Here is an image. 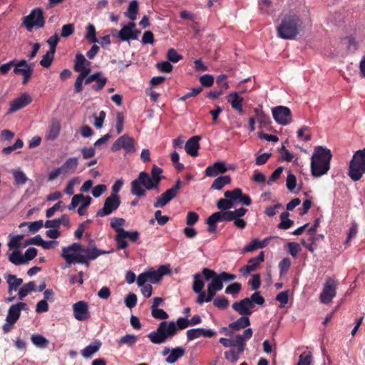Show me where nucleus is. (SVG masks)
Instances as JSON below:
<instances>
[{
    "mask_svg": "<svg viewBox=\"0 0 365 365\" xmlns=\"http://www.w3.org/2000/svg\"><path fill=\"white\" fill-rule=\"evenodd\" d=\"M237 276L226 272L217 274L209 268H203L201 272L193 275L192 289L197 294L196 303L202 304L211 302L216 293L223 288V282H228L236 279Z\"/></svg>",
    "mask_w": 365,
    "mask_h": 365,
    "instance_id": "nucleus-1",
    "label": "nucleus"
},
{
    "mask_svg": "<svg viewBox=\"0 0 365 365\" xmlns=\"http://www.w3.org/2000/svg\"><path fill=\"white\" fill-rule=\"evenodd\" d=\"M332 158L329 149L323 146H317L311 158V172L314 178L321 177L327 173L330 169Z\"/></svg>",
    "mask_w": 365,
    "mask_h": 365,
    "instance_id": "nucleus-2",
    "label": "nucleus"
},
{
    "mask_svg": "<svg viewBox=\"0 0 365 365\" xmlns=\"http://www.w3.org/2000/svg\"><path fill=\"white\" fill-rule=\"evenodd\" d=\"M302 29V21L293 12H289L277 26V34L283 39H294Z\"/></svg>",
    "mask_w": 365,
    "mask_h": 365,
    "instance_id": "nucleus-3",
    "label": "nucleus"
},
{
    "mask_svg": "<svg viewBox=\"0 0 365 365\" xmlns=\"http://www.w3.org/2000/svg\"><path fill=\"white\" fill-rule=\"evenodd\" d=\"M112 252V250L106 251L98 249L94 240L90 238L88 246L86 247L84 246L83 247L81 254H79L77 257L71 256H68L66 257V259L68 258L67 264H71L77 263L85 264L88 267L90 261L96 259L101 255L108 254Z\"/></svg>",
    "mask_w": 365,
    "mask_h": 365,
    "instance_id": "nucleus-4",
    "label": "nucleus"
},
{
    "mask_svg": "<svg viewBox=\"0 0 365 365\" xmlns=\"http://www.w3.org/2000/svg\"><path fill=\"white\" fill-rule=\"evenodd\" d=\"M178 332L175 322H161L157 329L148 334L150 341L154 344L165 343L168 339H172Z\"/></svg>",
    "mask_w": 365,
    "mask_h": 365,
    "instance_id": "nucleus-5",
    "label": "nucleus"
},
{
    "mask_svg": "<svg viewBox=\"0 0 365 365\" xmlns=\"http://www.w3.org/2000/svg\"><path fill=\"white\" fill-rule=\"evenodd\" d=\"M264 299L259 292H255L250 297H246L232 304V309L240 315H251L255 304L262 306Z\"/></svg>",
    "mask_w": 365,
    "mask_h": 365,
    "instance_id": "nucleus-6",
    "label": "nucleus"
},
{
    "mask_svg": "<svg viewBox=\"0 0 365 365\" xmlns=\"http://www.w3.org/2000/svg\"><path fill=\"white\" fill-rule=\"evenodd\" d=\"M130 192L137 197L145 195V190L157 189L159 186L153 182L150 175L145 171L139 173L138 177L131 182Z\"/></svg>",
    "mask_w": 365,
    "mask_h": 365,
    "instance_id": "nucleus-7",
    "label": "nucleus"
},
{
    "mask_svg": "<svg viewBox=\"0 0 365 365\" xmlns=\"http://www.w3.org/2000/svg\"><path fill=\"white\" fill-rule=\"evenodd\" d=\"M91 63L88 61L85 56L78 53L76 56L74 70L77 72H80L77 76L74 83V91L78 93L83 91V83L84 78L91 72Z\"/></svg>",
    "mask_w": 365,
    "mask_h": 365,
    "instance_id": "nucleus-8",
    "label": "nucleus"
},
{
    "mask_svg": "<svg viewBox=\"0 0 365 365\" xmlns=\"http://www.w3.org/2000/svg\"><path fill=\"white\" fill-rule=\"evenodd\" d=\"M365 173V148L357 150L349 163V176L354 181L359 180Z\"/></svg>",
    "mask_w": 365,
    "mask_h": 365,
    "instance_id": "nucleus-9",
    "label": "nucleus"
},
{
    "mask_svg": "<svg viewBox=\"0 0 365 365\" xmlns=\"http://www.w3.org/2000/svg\"><path fill=\"white\" fill-rule=\"evenodd\" d=\"M253 334L252 328H247L242 334H237V350L230 349L225 352V358L231 363H235L240 355L245 351L246 341L249 340Z\"/></svg>",
    "mask_w": 365,
    "mask_h": 365,
    "instance_id": "nucleus-10",
    "label": "nucleus"
},
{
    "mask_svg": "<svg viewBox=\"0 0 365 365\" xmlns=\"http://www.w3.org/2000/svg\"><path fill=\"white\" fill-rule=\"evenodd\" d=\"M23 24L29 31L34 28H43L45 25V16L41 8L32 9L30 14L23 18Z\"/></svg>",
    "mask_w": 365,
    "mask_h": 365,
    "instance_id": "nucleus-11",
    "label": "nucleus"
},
{
    "mask_svg": "<svg viewBox=\"0 0 365 365\" xmlns=\"http://www.w3.org/2000/svg\"><path fill=\"white\" fill-rule=\"evenodd\" d=\"M181 187L182 181L178 178L176 180L175 184L171 188L167 190L156 198L155 202L153 203L154 207L162 208L165 206L171 200L177 196Z\"/></svg>",
    "mask_w": 365,
    "mask_h": 365,
    "instance_id": "nucleus-12",
    "label": "nucleus"
},
{
    "mask_svg": "<svg viewBox=\"0 0 365 365\" xmlns=\"http://www.w3.org/2000/svg\"><path fill=\"white\" fill-rule=\"evenodd\" d=\"M120 197L118 195L111 194L103 203V207L97 211L96 217H105L115 211L120 205Z\"/></svg>",
    "mask_w": 365,
    "mask_h": 365,
    "instance_id": "nucleus-13",
    "label": "nucleus"
},
{
    "mask_svg": "<svg viewBox=\"0 0 365 365\" xmlns=\"http://www.w3.org/2000/svg\"><path fill=\"white\" fill-rule=\"evenodd\" d=\"M338 282L331 277H327L322 292L320 294V301L323 304H329L335 297L336 294V287Z\"/></svg>",
    "mask_w": 365,
    "mask_h": 365,
    "instance_id": "nucleus-14",
    "label": "nucleus"
},
{
    "mask_svg": "<svg viewBox=\"0 0 365 365\" xmlns=\"http://www.w3.org/2000/svg\"><path fill=\"white\" fill-rule=\"evenodd\" d=\"M123 149L127 154H131L135 152L134 140L127 134L119 137L112 145L110 150L113 152Z\"/></svg>",
    "mask_w": 365,
    "mask_h": 365,
    "instance_id": "nucleus-15",
    "label": "nucleus"
},
{
    "mask_svg": "<svg viewBox=\"0 0 365 365\" xmlns=\"http://www.w3.org/2000/svg\"><path fill=\"white\" fill-rule=\"evenodd\" d=\"M274 120L282 125H288L292 122V116L288 107L279 106L272 110Z\"/></svg>",
    "mask_w": 365,
    "mask_h": 365,
    "instance_id": "nucleus-16",
    "label": "nucleus"
},
{
    "mask_svg": "<svg viewBox=\"0 0 365 365\" xmlns=\"http://www.w3.org/2000/svg\"><path fill=\"white\" fill-rule=\"evenodd\" d=\"M31 102L32 98L29 93H22L19 97L16 98L11 102L10 108L7 111V115L11 114L21 108H25Z\"/></svg>",
    "mask_w": 365,
    "mask_h": 365,
    "instance_id": "nucleus-17",
    "label": "nucleus"
},
{
    "mask_svg": "<svg viewBox=\"0 0 365 365\" xmlns=\"http://www.w3.org/2000/svg\"><path fill=\"white\" fill-rule=\"evenodd\" d=\"M27 309L28 306L24 302H19L16 304H12L8 310L6 322L15 324L20 317L21 311Z\"/></svg>",
    "mask_w": 365,
    "mask_h": 365,
    "instance_id": "nucleus-18",
    "label": "nucleus"
},
{
    "mask_svg": "<svg viewBox=\"0 0 365 365\" xmlns=\"http://www.w3.org/2000/svg\"><path fill=\"white\" fill-rule=\"evenodd\" d=\"M74 317L78 321H84L90 318L88 305L84 301H79L73 305Z\"/></svg>",
    "mask_w": 365,
    "mask_h": 365,
    "instance_id": "nucleus-19",
    "label": "nucleus"
},
{
    "mask_svg": "<svg viewBox=\"0 0 365 365\" xmlns=\"http://www.w3.org/2000/svg\"><path fill=\"white\" fill-rule=\"evenodd\" d=\"M264 254L263 251H261L257 257L250 258L248 260V264L241 267L240 269V272L242 275H246L251 272L255 271L259 266V264L264 261Z\"/></svg>",
    "mask_w": 365,
    "mask_h": 365,
    "instance_id": "nucleus-20",
    "label": "nucleus"
},
{
    "mask_svg": "<svg viewBox=\"0 0 365 365\" xmlns=\"http://www.w3.org/2000/svg\"><path fill=\"white\" fill-rule=\"evenodd\" d=\"M187 341H192L200 336L211 338L216 335V332L212 329H206L204 328L190 329L186 332Z\"/></svg>",
    "mask_w": 365,
    "mask_h": 365,
    "instance_id": "nucleus-21",
    "label": "nucleus"
},
{
    "mask_svg": "<svg viewBox=\"0 0 365 365\" xmlns=\"http://www.w3.org/2000/svg\"><path fill=\"white\" fill-rule=\"evenodd\" d=\"M34 63H29L25 59L20 61L16 60L14 73L16 75L25 76L34 73Z\"/></svg>",
    "mask_w": 365,
    "mask_h": 365,
    "instance_id": "nucleus-22",
    "label": "nucleus"
},
{
    "mask_svg": "<svg viewBox=\"0 0 365 365\" xmlns=\"http://www.w3.org/2000/svg\"><path fill=\"white\" fill-rule=\"evenodd\" d=\"M229 168L226 166V163L223 161H217L214 163L212 165L208 166L205 173L207 177H215L218 174L226 173Z\"/></svg>",
    "mask_w": 365,
    "mask_h": 365,
    "instance_id": "nucleus-23",
    "label": "nucleus"
},
{
    "mask_svg": "<svg viewBox=\"0 0 365 365\" xmlns=\"http://www.w3.org/2000/svg\"><path fill=\"white\" fill-rule=\"evenodd\" d=\"M201 138V135H195L189 138L185 143V150L188 155L192 157H196L198 155V150L200 148L199 141Z\"/></svg>",
    "mask_w": 365,
    "mask_h": 365,
    "instance_id": "nucleus-24",
    "label": "nucleus"
},
{
    "mask_svg": "<svg viewBox=\"0 0 365 365\" xmlns=\"http://www.w3.org/2000/svg\"><path fill=\"white\" fill-rule=\"evenodd\" d=\"M83 245L80 243H73L72 245L68 246V247H63L62 248V254L61 256L63 257L66 260V262L67 263L66 257L68 256H71L73 257H77L79 254H81Z\"/></svg>",
    "mask_w": 365,
    "mask_h": 365,
    "instance_id": "nucleus-25",
    "label": "nucleus"
},
{
    "mask_svg": "<svg viewBox=\"0 0 365 365\" xmlns=\"http://www.w3.org/2000/svg\"><path fill=\"white\" fill-rule=\"evenodd\" d=\"M102 345V343L99 340H96L87 346H86L83 350H81V355L85 359H89L93 356L96 352L99 351Z\"/></svg>",
    "mask_w": 365,
    "mask_h": 365,
    "instance_id": "nucleus-26",
    "label": "nucleus"
},
{
    "mask_svg": "<svg viewBox=\"0 0 365 365\" xmlns=\"http://www.w3.org/2000/svg\"><path fill=\"white\" fill-rule=\"evenodd\" d=\"M227 101L231 104L233 109L237 110L240 113H243L242 105L243 98H240L237 92L231 93L227 96Z\"/></svg>",
    "mask_w": 365,
    "mask_h": 365,
    "instance_id": "nucleus-27",
    "label": "nucleus"
},
{
    "mask_svg": "<svg viewBox=\"0 0 365 365\" xmlns=\"http://www.w3.org/2000/svg\"><path fill=\"white\" fill-rule=\"evenodd\" d=\"M242 317L229 324V328L235 331L246 328L250 325V315H241Z\"/></svg>",
    "mask_w": 365,
    "mask_h": 365,
    "instance_id": "nucleus-28",
    "label": "nucleus"
},
{
    "mask_svg": "<svg viewBox=\"0 0 365 365\" xmlns=\"http://www.w3.org/2000/svg\"><path fill=\"white\" fill-rule=\"evenodd\" d=\"M185 354V349L182 346H177L171 349L170 354L165 359L168 364H174Z\"/></svg>",
    "mask_w": 365,
    "mask_h": 365,
    "instance_id": "nucleus-29",
    "label": "nucleus"
},
{
    "mask_svg": "<svg viewBox=\"0 0 365 365\" xmlns=\"http://www.w3.org/2000/svg\"><path fill=\"white\" fill-rule=\"evenodd\" d=\"M233 219L232 213L231 211H223L214 212L211 215V220H215V222H231Z\"/></svg>",
    "mask_w": 365,
    "mask_h": 365,
    "instance_id": "nucleus-30",
    "label": "nucleus"
},
{
    "mask_svg": "<svg viewBox=\"0 0 365 365\" xmlns=\"http://www.w3.org/2000/svg\"><path fill=\"white\" fill-rule=\"evenodd\" d=\"M231 182V177L230 175H221L217 177L212 182L210 188L212 190H220L226 185H229Z\"/></svg>",
    "mask_w": 365,
    "mask_h": 365,
    "instance_id": "nucleus-31",
    "label": "nucleus"
},
{
    "mask_svg": "<svg viewBox=\"0 0 365 365\" xmlns=\"http://www.w3.org/2000/svg\"><path fill=\"white\" fill-rule=\"evenodd\" d=\"M125 223V220L121 217H113L110 220V227L115 230L118 235H125L126 230L123 228Z\"/></svg>",
    "mask_w": 365,
    "mask_h": 365,
    "instance_id": "nucleus-32",
    "label": "nucleus"
},
{
    "mask_svg": "<svg viewBox=\"0 0 365 365\" xmlns=\"http://www.w3.org/2000/svg\"><path fill=\"white\" fill-rule=\"evenodd\" d=\"M6 280L9 285L8 292L10 294L13 290L16 291L17 288L23 283L21 278L16 277L14 274L6 275Z\"/></svg>",
    "mask_w": 365,
    "mask_h": 365,
    "instance_id": "nucleus-33",
    "label": "nucleus"
},
{
    "mask_svg": "<svg viewBox=\"0 0 365 365\" xmlns=\"http://www.w3.org/2000/svg\"><path fill=\"white\" fill-rule=\"evenodd\" d=\"M138 12V2L137 0H132L128 7L125 16L132 21H135L137 18Z\"/></svg>",
    "mask_w": 365,
    "mask_h": 365,
    "instance_id": "nucleus-34",
    "label": "nucleus"
},
{
    "mask_svg": "<svg viewBox=\"0 0 365 365\" xmlns=\"http://www.w3.org/2000/svg\"><path fill=\"white\" fill-rule=\"evenodd\" d=\"M78 164V159L76 157L68 158L65 163L61 167L63 172L65 173H73Z\"/></svg>",
    "mask_w": 365,
    "mask_h": 365,
    "instance_id": "nucleus-35",
    "label": "nucleus"
},
{
    "mask_svg": "<svg viewBox=\"0 0 365 365\" xmlns=\"http://www.w3.org/2000/svg\"><path fill=\"white\" fill-rule=\"evenodd\" d=\"M31 342L38 348H46L48 345V340L42 334H34L31 336Z\"/></svg>",
    "mask_w": 365,
    "mask_h": 365,
    "instance_id": "nucleus-36",
    "label": "nucleus"
},
{
    "mask_svg": "<svg viewBox=\"0 0 365 365\" xmlns=\"http://www.w3.org/2000/svg\"><path fill=\"white\" fill-rule=\"evenodd\" d=\"M224 196L235 205L236 202L238 203L240 197H242V189L235 188L232 190H227L225 192Z\"/></svg>",
    "mask_w": 365,
    "mask_h": 365,
    "instance_id": "nucleus-37",
    "label": "nucleus"
},
{
    "mask_svg": "<svg viewBox=\"0 0 365 365\" xmlns=\"http://www.w3.org/2000/svg\"><path fill=\"white\" fill-rule=\"evenodd\" d=\"M32 291H36V283L34 281L29 282V283L24 284L23 285V287L19 291V298L22 299Z\"/></svg>",
    "mask_w": 365,
    "mask_h": 365,
    "instance_id": "nucleus-38",
    "label": "nucleus"
},
{
    "mask_svg": "<svg viewBox=\"0 0 365 365\" xmlns=\"http://www.w3.org/2000/svg\"><path fill=\"white\" fill-rule=\"evenodd\" d=\"M137 339L138 336L135 334H125L120 337L119 340H118V344L119 346L126 344L127 346L131 347L136 344Z\"/></svg>",
    "mask_w": 365,
    "mask_h": 365,
    "instance_id": "nucleus-39",
    "label": "nucleus"
},
{
    "mask_svg": "<svg viewBox=\"0 0 365 365\" xmlns=\"http://www.w3.org/2000/svg\"><path fill=\"white\" fill-rule=\"evenodd\" d=\"M10 240L8 243V247L9 250H20L21 247V241L24 238V235H19L16 236H13L11 235H9Z\"/></svg>",
    "mask_w": 365,
    "mask_h": 365,
    "instance_id": "nucleus-40",
    "label": "nucleus"
},
{
    "mask_svg": "<svg viewBox=\"0 0 365 365\" xmlns=\"http://www.w3.org/2000/svg\"><path fill=\"white\" fill-rule=\"evenodd\" d=\"M163 169L156 165H153L151 170L150 177L151 180H153L155 184H157L158 186L162 179L164 178V176L162 175Z\"/></svg>",
    "mask_w": 365,
    "mask_h": 365,
    "instance_id": "nucleus-41",
    "label": "nucleus"
},
{
    "mask_svg": "<svg viewBox=\"0 0 365 365\" xmlns=\"http://www.w3.org/2000/svg\"><path fill=\"white\" fill-rule=\"evenodd\" d=\"M8 259L9 261L14 265L26 264L23 255H21L20 250H14L9 255Z\"/></svg>",
    "mask_w": 365,
    "mask_h": 365,
    "instance_id": "nucleus-42",
    "label": "nucleus"
},
{
    "mask_svg": "<svg viewBox=\"0 0 365 365\" xmlns=\"http://www.w3.org/2000/svg\"><path fill=\"white\" fill-rule=\"evenodd\" d=\"M11 173L14 178V182L18 185H24L29 180L26 174L21 170H14Z\"/></svg>",
    "mask_w": 365,
    "mask_h": 365,
    "instance_id": "nucleus-43",
    "label": "nucleus"
},
{
    "mask_svg": "<svg viewBox=\"0 0 365 365\" xmlns=\"http://www.w3.org/2000/svg\"><path fill=\"white\" fill-rule=\"evenodd\" d=\"M296 185H297V178H296L295 175L290 172L287 178L286 186L290 192L297 193L299 192V190L297 191L294 190Z\"/></svg>",
    "mask_w": 365,
    "mask_h": 365,
    "instance_id": "nucleus-44",
    "label": "nucleus"
},
{
    "mask_svg": "<svg viewBox=\"0 0 365 365\" xmlns=\"http://www.w3.org/2000/svg\"><path fill=\"white\" fill-rule=\"evenodd\" d=\"M235 205L230 202L228 198H221L217 202V207L220 210L230 211L229 210L234 207Z\"/></svg>",
    "mask_w": 365,
    "mask_h": 365,
    "instance_id": "nucleus-45",
    "label": "nucleus"
},
{
    "mask_svg": "<svg viewBox=\"0 0 365 365\" xmlns=\"http://www.w3.org/2000/svg\"><path fill=\"white\" fill-rule=\"evenodd\" d=\"M55 52H51V51H48L45 55L43 56L42 59L40 61V65L44 68L49 67L54 58Z\"/></svg>",
    "mask_w": 365,
    "mask_h": 365,
    "instance_id": "nucleus-46",
    "label": "nucleus"
},
{
    "mask_svg": "<svg viewBox=\"0 0 365 365\" xmlns=\"http://www.w3.org/2000/svg\"><path fill=\"white\" fill-rule=\"evenodd\" d=\"M96 28L95 26L90 24L87 26V34L86 35V38L90 42V43H97L98 42V39L96 37Z\"/></svg>",
    "mask_w": 365,
    "mask_h": 365,
    "instance_id": "nucleus-47",
    "label": "nucleus"
},
{
    "mask_svg": "<svg viewBox=\"0 0 365 365\" xmlns=\"http://www.w3.org/2000/svg\"><path fill=\"white\" fill-rule=\"evenodd\" d=\"M213 305L219 309H226L229 306L228 299L224 296H217L213 300Z\"/></svg>",
    "mask_w": 365,
    "mask_h": 365,
    "instance_id": "nucleus-48",
    "label": "nucleus"
},
{
    "mask_svg": "<svg viewBox=\"0 0 365 365\" xmlns=\"http://www.w3.org/2000/svg\"><path fill=\"white\" fill-rule=\"evenodd\" d=\"M312 356L311 352H303L299 357V361L296 365H310Z\"/></svg>",
    "mask_w": 365,
    "mask_h": 365,
    "instance_id": "nucleus-49",
    "label": "nucleus"
},
{
    "mask_svg": "<svg viewBox=\"0 0 365 365\" xmlns=\"http://www.w3.org/2000/svg\"><path fill=\"white\" fill-rule=\"evenodd\" d=\"M37 253L38 250L35 247H29L27 249L24 253V255H23L25 264H28L29 261L34 259L36 257Z\"/></svg>",
    "mask_w": 365,
    "mask_h": 365,
    "instance_id": "nucleus-50",
    "label": "nucleus"
},
{
    "mask_svg": "<svg viewBox=\"0 0 365 365\" xmlns=\"http://www.w3.org/2000/svg\"><path fill=\"white\" fill-rule=\"evenodd\" d=\"M131 31L124 27H122V29L117 34V37L122 41H129L131 40Z\"/></svg>",
    "mask_w": 365,
    "mask_h": 365,
    "instance_id": "nucleus-51",
    "label": "nucleus"
},
{
    "mask_svg": "<svg viewBox=\"0 0 365 365\" xmlns=\"http://www.w3.org/2000/svg\"><path fill=\"white\" fill-rule=\"evenodd\" d=\"M242 289V286L238 282H235L228 285L225 290V292L227 294L236 295Z\"/></svg>",
    "mask_w": 365,
    "mask_h": 365,
    "instance_id": "nucleus-52",
    "label": "nucleus"
},
{
    "mask_svg": "<svg viewBox=\"0 0 365 365\" xmlns=\"http://www.w3.org/2000/svg\"><path fill=\"white\" fill-rule=\"evenodd\" d=\"M167 58L169 61L177 63L182 58V56L175 48H170L167 53Z\"/></svg>",
    "mask_w": 365,
    "mask_h": 365,
    "instance_id": "nucleus-53",
    "label": "nucleus"
},
{
    "mask_svg": "<svg viewBox=\"0 0 365 365\" xmlns=\"http://www.w3.org/2000/svg\"><path fill=\"white\" fill-rule=\"evenodd\" d=\"M291 266V260L289 258L286 257L282 259L279 263V268L280 274L283 275L287 272Z\"/></svg>",
    "mask_w": 365,
    "mask_h": 365,
    "instance_id": "nucleus-54",
    "label": "nucleus"
},
{
    "mask_svg": "<svg viewBox=\"0 0 365 365\" xmlns=\"http://www.w3.org/2000/svg\"><path fill=\"white\" fill-rule=\"evenodd\" d=\"M125 306L129 309H132L134 307H135L137 304L136 294H135L134 293H129L125 298Z\"/></svg>",
    "mask_w": 365,
    "mask_h": 365,
    "instance_id": "nucleus-55",
    "label": "nucleus"
},
{
    "mask_svg": "<svg viewBox=\"0 0 365 365\" xmlns=\"http://www.w3.org/2000/svg\"><path fill=\"white\" fill-rule=\"evenodd\" d=\"M200 82L202 86L210 87L214 83V77L210 74H205L200 77Z\"/></svg>",
    "mask_w": 365,
    "mask_h": 365,
    "instance_id": "nucleus-56",
    "label": "nucleus"
},
{
    "mask_svg": "<svg viewBox=\"0 0 365 365\" xmlns=\"http://www.w3.org/2000/svg\"><path fill=\"white\" fill-rule=\"evenodd\" d=\"M156 67L161 71L165 73H170L173 71V66L170 61H166L156 64Z\"/></svg>",
    "mask_w": 365,
    "mask_h": 365,
    "instance_id": "nucleus-57",
    "label": "nucleus"
},
{
    "mask_svg": "<svg viewBox=\"0 0 365 365\" xmlns=\"http://www.w3.org/2000/svg\"><path fill=\"white\" fill-rule=\"evenodd\" d=\"M152 316L158 319H166L168 318V314L163 309H151Z\"/></svg>",
    "mask_w": 365,
    "mask_h": 365,
    "instance_id": "nucleus-58",
    "label": "nucleus"
},
{
    "mask_svg": "<svg viewBox=\"0 0 365 365\" xmlns=\"http://www.w3.org/2000/svg\"><path fill=\"white\" fill-rule=\"evenodd\" d=\"M74 32V26L71 24H65L62 26L61 36L63 38L71 36Z\"/></svg>",
    "mask_w": 365,
    "mask_h": 365,
    "instance_id": "nucleus-59",
    "label": "nucleus"
},
{
    "mask_svg": "<svg viewBox=\"0 0 365 365\" xmlns=\"http://www.w3.org/2000/svg\"><path fill=\"white\" fill-rule=\"evenodd\" d=\"M140 234L138 231H126L125 235H118V238H129L133 242H136L139 239Z\"/></svg>",
    "mask_w": 365,
    "mask_h": 365,
    "instance_id": "nucleus-60",
    "label": "nucleus"
},
{
    "mask_svg": "<svg viewBox=\"0 0 365 365\" xmlns=\"http://www.w3.org/2000/svg\"><path fill=\"white\" fill-rule=\"evenodd\" d=\"M289 252L292 257H296L297 254L301 251L299 245L297 242H292L287 245Z\"/></svg>",
    "mask_w": 365,
    "mask_h": 365,
    "instance_id": "nucleus-61",
    "label": "nucleus"
},
{
    "mask_svg": "<svg viewBox=\"0 0 365 365\" xmlns=\"http://www.w3.org/2000/svg\"><path fill=\"white\" fill-rule=\"evenodd\" d=\"M59 41V38L57 34H55L54 35L51 36L46 42L50 46V49L51 52H56V45L58 44Z\"/></svg>",
    "mask_w": 365,
    "mask_h": 365,
    "instance_id": "nucleus-62",
    "label": "nucleus"
},
{
    "mask_svg": "<svg viewBox=\"0 0 365 365\" xmlns=\"http://www.w3.org/2000/svg\"><path fill=\"white\" fill-rule=\"evenodd\" d=\"M107 189L106 185L101 184L95 186L92 190V195L94 197H99Z\"/></svg>",
    "mask_w": 365,
    "mask_h": 365,
    "instance_id": "nucleus-63",
    "label": "nucleus"
},
{
    "mask_svg": "<svg viewBox=\"0 0 365 365\" xmlns=\"http://www.w3.org/2000/svg\"><path fill=\"white\" fill-rule=\"evenodd\" d=\"M249 284L253 290H257L261 285L260 275L259 274H254L249 281Z\"/></svg>",
    "mask_w": 365,
    "mask_h": 365,
    "instance_id": "nucleus-64",
    "label": "nucleus"
}]
</instances>
